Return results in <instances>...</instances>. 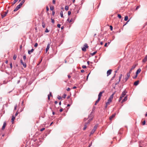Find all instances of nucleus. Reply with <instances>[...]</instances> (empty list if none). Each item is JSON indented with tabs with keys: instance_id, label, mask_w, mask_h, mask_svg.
Masks as SVG:
<instances>
[{
	"instance_id": "f03ea898",
	"label": "nucleus",
	"mask_w": 147,
	"mask_h": 147,
	"mask_svg": "<svg viewBox=\"0 0 147 147\" xmlns=\"http://www.w3.org/2000/svg\"><path fill=\"white\" fill-rule=\"evenodd\" d=\"M126 92L125 91H123L122 92V94H121L119 100V102H120L121 100L123 98V97L124 96L126 95Z\"/></svg>"
},
{
	"instance_id": "49530a36",
	"label": "nucleus",
	"mask_w": 147,
	"mask_h": 147,
	"mask_svg": "<svg viewBox=\"0 0 147 147\" xmlns=\"http://www.w3.org/2000/svg\"><path fill=\"white\" fill-rule=\"evenodd\" d=\"M71 14V12L70 11H69L68 12V15L69 16Z\"/></svg>"
},
{
	"instance_id": "79ce46f5",
	"label": "nucleus",
	"mask_w": 147,
	"mask_h": 147,
	"mask_svg": "<svg viewBox=\"0 0 147 147\" xmlns=\"http://www.w3.org/2000/svg\"><path fill=\"white\" fill-rule=\"evenodd\" d=\"M9 65H10V67L11 68V69L12 68V63L11 62L10 63Z\"/></svg>"
},
{
	"instance_id": "864d4df0",
	"label": "nucleus",
	"mask_w": 147,
	"mask_h": 147,
	"mask_svg": "<svg viewBox=\"0 0 147 147\" xmlns=\"http://www.w3.org/2000/svg\"><path fill=\"white\" fill-rule=\"evenodd\" d=\"M17 107V105H16L15 106L14 108V110H16V109Z\"/></svg>"
},
{
	"instance_id": "e433bc0d",
	"label": "nucleus",
	"mask_w": 147,
	"mask_h": 147,
	"mask_svg": "<svg viewBox=\"0 0 147 147\" xmlns=\"http://www.w3.org/2000/svg\"><path fill=\"white\" fill-rule=\"evenodd\" d=\"M115 75H116V74H114L113 76L112 77V78L111 79V80H112L114 79V78H115Z\"/></svg>"
},
{
	"instance_id": "680f3d73",
	"label": "nucleus",
	"mask_w": 147,
	"mask_h": 147,
	"mask_svg": "<svg viewBox=\"0 0 147 147\" xmlns=\"http://www.w3.org/2000/svg\"><path fill=\"white\" fill-rule=\"evenodd\" d=\"M140 7V6H137L136 8V10H137L138 9V8Z\"/></svg>"
},
{
	"instance_id": "3c124183",
	"label": "nucleus",
	"mask_w": 147,
	"mask_h": 147,
	"mask_svg": "<svg viewBox=\"0 0 147 147\" xmlns=\"http://www.w3.org/2000/svg\"><path fill=\"white\" fill-rule=\"evenodd\" d=\"M49 32V31L48 30L47 28H46V30H45V32Z\"/></svg>"
},
{
	"instance_id": "de8ad7c7",
	"label": "nucleus",
	"mask_w": 147,
	"mask_h": 147,
	"mask_svg": "<svg viewBox=\"0 0 147 147\" xmlns=\"http://www.w3.org/2000/svg\"><path fill=\"white\" fill-rule=\"evenodd\" d=\"M138 74H136V75L133 77L134 79L136 78Z\"/></svg>"
},
{
	"instance_id": "338daca9",
	"label": "nucleus",
	"mask_w": 147,
	"mask_h": 147,
	"mask_svg": "<svg viewBox=\"0 0 147 147\" xmlns=\"http://www.w3.org/2000/svg\"><path fill=\"white\" fill-rule=\"evenodd\" d=\"M63 111V109L62 108H61L59 110V111L60 112H62Z\"/></svg>"
},
{
	"instance_id": "9d476101",
	"label": "nucleus",
	"mask_w": 147,
	"mask_h": 147,
	"mask_svg": "<svg viewBox=\"0 0 147 147\" xmlns=\"http://www.w3.org/2000/svg\"><path fill=\"white\" fill-rule=\"evenodd\" d=\"M50 44L49 43L48 44L47 46V48L46 49V52H47L49 50V48H50Z\"/></svg>"
},
{
	"instance_id": "b1692460",
	"label": "nucleus",
	"mask_w": 147,
	"mask_h": 147,
	"mask_svg": "<svg viewBox=\"0 0 147 147\" xmlns=\"http://www.w3.org/2000/svg\"><path fill=\"white\" fill-rule=\"evenodd\" d=\"M97 127H98V125H95V126H94V128H93V129H94L95 131H96V129H97Z\"/></svg>"
},
{
	"instance_id": "2eb2a0df",
	"label": "nucleus",
	"mask_w": 147,
	"mask_h": 147,
	"mask_svg": "<svg viewBox=\"0 0 147 147\" xmlns=\"http://www.w3.org/2000/svg\"><path fill=\"white\" fill-rule=\"evenodd\" d=\"M92 119H93L92 118H91L88 121V122L87 123H86V124H89L90 123V121L92 120Z\"/></svg>"
},
{
	"instance_id": "4468645a",
	"label": "nucleus",
	"mask_w": 147,
	"mask_h": 147,
	"mask_svg": "<svg viewBox=\"0 0 147 147\" xmlns=\"http://www.w3.org/2000/svg\"><path fill=\"white\" fill-rule=\"evenodd\" d=\"M93 112L92 111L91 113H90V115H88V118H92L93 117Z\"/></svg>"
},
{
	"instance_id": "13d9d810",
	"label": "nucleus",
	"mask_w": 147,
	"mask_h": 147,
	"mask_svg": "<svg viewBox=\"0 0 147 147\" xmlns=\"http://www.w3.org/2000/svg\"><path fill=\"white\" fill-rule=\"evenodd\" d=\"M55 0H53V4H55Z\"/></svg>"
},
{
	"instance_id": "69168bd1",
	"label": "nucleus",
	"mask_w": 147,
	"mask_h": 147,
	"mask_svg": "<svg viewBox=\"0 0 147 147\" xmlns=\"http://www.w3.org/2000/svg\"><path fill=\"white\" fill-rule=\"evenodd\" d=\"M44 129H45V128H42L40 130V131H43Z\"/></svg>"
},
{
	"instance_id": "dca6fc26",
	"label": "nucleus",
	"mask_w": 147,
	"mask_h": 147,
	"mask_svg": "<svg viewBox=\"0 0 147 147\" xmlns=\"http://www.w3.org/2000/svg\"><path fill=\"white\" fill-rule=\"evenodd\" d=\"M139 81H137L135 82L134 83V85L135 86H137L139 84Z\"/></svg>"
},
{
	"instance_id": "052dcab7",
	"label": "nucleus",
	"mask_w": 147,
	"mask_h": 147,
	"mask_svg": "<svg viewBox=\"0 0 147 147\" xmlns=\"http://www.w3.org/2000/svg\"><path fill=\"white\" fill-rule=\"evenodd\" d=\"M82 67L83 68H86V66L85 65H83L82 66Z\"/></svg>"
},
{
	"instance_id": "5701e85b",
	"label": "nucleus",
	"mask_w": 147,
	"mask_h": 147,
	"mask_svg": "<svg viewBox=\"0 0 147 147\" xmlns=\"http://www.w3.org/2000/svg\"><path fill=\"white\" fill-rule=\"evenodd\" d=\"M87 125L88 124H87L86 123H85L84 126V128L83 129L84 130H85L87 128Z\"/></svg>"
},
{
	"instance_id": "1a4fd4ad",
	"label": "nucleus",
	"mask_w": 147,
	"mask_h": 147,
	"mask_svg": "<svg viewBox=\"0 0 147 147\" xmlns=\"http://www.w3.org/2000/svg\"><path fill=\"white\" fill-rule=\"evenodd\" d=\"M20 63H21V64L22 65H23L24 67V68H25L26 67V63H24L23 62V61H22V59H21L20 60Z\"/></svg>"
},
{
	"instance_id": "c9c22d12",
	"label": "nucleus",
	"mask_w": 147,
	"mask_h": 147,
	"mask_svg": "<svg viewBox=\"0 0 147 147\" xmlns=\"http://www.w3.org/2000/svg\"><path fill=\"white\" fill-rule=\"evenodd\" d=\"M95 108H96V107H95L94 106L93 107L92 109V112H93L94 111L95 109Z\"/></svg>"
},
{
	"instance_id": "39448f33",
	"label": "nucleus",
	"mask_w": 147,
	"mask_h": 147,
	"mask_svg": "<svg viewBox=\"0 0 147 147\" xmlns=\"http://www.w3.org/2000/svg\"><path fill=\"white\" fill-rule=\"evenodd\" d=\"M88 47L87 44L86 43L84 44V46L82 48V51H86V48H88Z\"/></svg>"
},
{
	"instance_id": "412c9836",
	"label": "nucleus",
	"mask_w": 147,
	"mask_h": 147,
	"mask_svg": "<svg viewBox=\"0 0 147 147\" xmlns=\"http://www.w3.org/2000/svg\"><path fill=\"white\" fill-rule=\"evenodd\" d=\"M42 26L43 28H45V24L43 22L42 23Z\"/></svg>"
},
{
	"instance_id": "bb28decb",
	"label": "nucleus",
	"mask_w": 147,
	"mask_h": 147,
	"mask_svg": "<svg viewBox=\"0 0 147 147\" xmlns=\"http://www.w3.org/2000/svg\"><path fill=\"white\" fill-rule=\"evenodd\" d=\"M95 131L94 129H93L90 132V135H92L95 132Z\"/></svg>"
},
{
	"instance_id": "393cba45",
	"label": "nucleus",
	"mask_w": 147,
	"mask_h": 147,
	"mask_svg": "<svg viewBox=\"0 0 147 147\" xmlns=\"http://www.w3.org/2000/svg\"><path fill=\"white\" fill-rule=\"evenodd\" d=\"M15 119V117H14L13 116L12 117V119H11V121L12 122H13V121H14V119Z\"/></svg>"
},
{
	"instance_id": "a211bd4d",
	"label": "nucleus",
	"mask_w": 147,
	"mask_h": 147,
	"mask_svg": "<svg viewBox=\"0 0 147 147\" xmlns=\"http://www.w3.org/2000/svg\"><path fill=\"white\" fill-rule=\"evenodd\" d=\"M127 97L126 96L122 100V101H121V102L122 103L123 102L127 100Z\"/></svg>"
},
{
	"instance_id": "f3484780",
	"label": "nucleus",
	"mask_w": 147,
	"mask_h": 147,
	"mask_svg": "<svg viewBox=\"0 0 147 147\" xmlns=\"http://www.w3.org/2000/svg\"><path fill=\"white\" fill-rule=\"evenodd\" d=\"M141 71V69L140 68H139L137 70L135 74H139L140 72Z\"/></svg>"
},
{
	"instance_id": "ea45409f",
	"label": "nucleus",
	"mask_w": 147,
	"mask_h": 147,
	"mask_svg": "<svg viewBox=\"0 0 147 147\" xmlns=\"http://www.w3.org/2000/svg\"><path fill=\"white\" fill-rule=\"evenodd\" d=\"M69 104L71 105L72 103V100L71 99H69Z\"/></svg>"
},
{
	"instance_id": "0e129e2a",
	"label": "nucleus",
	"mask_w": 147,
	"mask_h": 147,
	"mask_svg": "<svg viewBox=\"0 0 147 147\" xmlns=\"http://www.w3.org/2000/svg\"><path fill=\"white\" fill-rule=\"evenodd\" d=\"M70 88H68L67 89V91H70Z\"/></svg>"
},
{
	"instance_id": "f704fd0d",
	"label": "nucleus",
	"mask_w": 147,
	"mask_h": 147,
	"mask_svg": "<svg viewBox=\"0 0 147 147\" xmlns=\"http://www.w3.org/2000/svg\"><path fill=\"white\" fill-rule=\"evenodd\" d=\"M18 1V0H14L13 2L12 3V4L14 5L15 4L17 1Z\"/></svg>"
},
{
	"instance_id": "4d7b16f0",
	"label": "nucleus",
	"mask_w": 147,
	"mask_h": 147,
	"mask_svg": "<svg viewBox=\"0 0 147 147\" xmlns=\"http://www.w3.org/2000/svg\"><path fill=\"white\" fill-rule=\"evenodd\" d=\"M110 30H113V27L111 26H110Z\"/></svg>"
},
{
	"instance_id": "cd10ccee",
	"label": "nucleus",
	"mask_w": 147,
	"mask_h": 147,
	"mask_svg": "<svg viewBox=\"0 0 147 147\" xmlns=\"http://www.w3.org/2000/svg\"><path fill=\"white\" fill-rule=\"evenodd\" d=\"M54 7L53 6H50V10H52V11H53V9H54Z\"/></svg>"
},
{
	"instance_id": "a19ab883",
	"label": "nucleus",
	"mask_w": 147,
	"mask_h": 147,
	"mask_svg": "<svg viewBox=\"0 0 147 147\" xmlns=\"http://www.w3.org/2000/svg\"><path fill=\"white\" fill-rule=\"evenodd\" d=\"M51 22L53 23H54L55 22L54 20L52 18H51Z\"/></svg>"
},
{
	"instance_id": "09e8293b",
	"label": "nucleus",
	"mask_w": 147,
	"mask_h": 147,
	"mask_svg": "<svg viewBox=\"0 0 147 147\" xmlns=\"http://www.w3.org/2000/svg\"><path fill=\"white\" fill-rule=\"evenodd\" d=\"M49 10V8L48 6L46 7V11H48Z\"/></svg>"
},
{
	"instance_id": "e2e57ef3",
	"label": "nucleus",
	"mask_w": 147,
	"mask_h": 147,
	"mask_svg": "<svg viewBox=\"0 0 147 147\" xmlns=\"http://www.w3.org/2000/svg\"><path fill=\"white\" fill-rule=\"evenodd\" d=\"M110 102H109V101H108V102L106 103V104L108 105L109 104Z\"/></svg>"
},
{
	"instance_id": "58836bf2",
	"label": "nucleus",
	"mask_w": 147,
	"mask_h": 147,
	"mask_svg": "<svg viewBox=\"0 0 147 147\" xmlns=\"http://www.w3.org/2000/svg\"><path fill=\"white\" fill-rule=\"evenodd\" d=\"M118 17L120 19L121 18V15L119 14H118Z\"/></svg>"
},
{
	"instance_id": "423d86ee",
	"label": "nucleus",
	"mask_w": 147,
	"mask_h": 147,
	"mask_svg": "<svg viewBox=\"0 0 147 147\" xmlns=\"http://www.w3.org/2000/svg\"><path fill=\"white\" fill-rule=\"evenodd\" d=\"M8 10H7L6 12H3V13H2L1 15L2 18H3L4 17H5L6 16L7 14L8 13Z\"/></svg>"
},
{
	"instance_id": "c03bdc74",
	"label": "nucleus",
	"mask_w": 147,
	"mask_h": 147,
	"mask_svg": "<svg viewBox=\"0 0 147 147\" xmlns=\"http://www.w3.org/2000/svg\"><path fill=\"white\" fill-rule=\"evenodd\" d=\"M146 123V121L145 120L143 121L142 123V125H144Z\"/></svg>"
},
{
	"instance_id": "72a5a7b5",
	"label": "nucleus",
	"mask_w": 147,
	"mask_h": 147,
	"mask_svg": "<svg viewBox=\"0 0 147 147\" xmlns=\"http://www.w3.org/2000/svg\"><path fill=\"white\" fill-rule=\"evenodd\" d=\"M84 0H82L81 1V2H80V5H82L83 4V3H84Z\"/></svg>"
},
{
	"instance_id": "6e6d98bb",
	"label": "nucleus",
	"mask_w": 147,
	"mask_h": 147,
	"mask_svg": "<svg viewBox=\"0 0 147 147\" xmlns=\"http://www.w3.org/2000/svg\"><path fill=\"white\" fill-rule=\"evenodd\" d=\"M55 14V11H52V15L54 16V15Z\"/></svg>"
},
{
	"instance_id": "5fc2aeb1",
	"label": "nucleus",
	"mask_w": 147,
	"mask_h": 147,
	"mask_svg": "<svg viewBox=\"0 0 147 147\" xmlns=\"http://www.w3.org/2000/svg\"><path fill=\"white\" fill-rule=\"evenodd\" d=\"M60 26H61V25L60 24H58L57 25V26L59 28H60Z\"/></svg>"
},
{
	"instance_id": "4be33fe9",
	"label": "nucleus",
	"mask_w": 147,
	"mask_h": 147,
	"mask_svg": "<svg viewBox=\"0 0 147 147\" xmlns=\"http://www.w3.org/2000/svg\"><path fill=\"white\" fill-rule=\"evenodd\" d=\"M112 70L111 69L109 70L107 72V74H111Z\"/></svg>"
},
{
	"instance_id": "a18cd8bd",
	"label": "nucleus",
	"mask_w": 147,
	"mask_h": 147,
	"mask_svg": "<svg viewBox=\"0 0 147 147\" xmlns=\"http://www.w3.org/2000/svg\"><path fill=\"white\" fill-rule=\"evenodd\" d=\"M23 59L24 60H25L26 59V55H24V56H23Z\"/></svg>"
},
{
	"instance_id": "f257e3e1",
	"label": "nucleus",
	"mask_w": 147,
	"mask_h": 147,
	"mask_svg": "<svg viewBox=\"0 0 147 147\" xmlns=\"http://www.w3.org/2000/svg\"><path fill=\"white\" fill-rule=\"evenodd\" d=\"M25 0H23L20 3V4L18 5L14 9L13 11H16L18 10L21 7L22 5L25 2Z\"/></svg>"
},
{
	"instance_id": "473e14b6",
	"label": "nucleus",
	"mask_w": 147,
	"mask_h": 147,
	"mask_svg": "<svg viewBox=\"0 0 147 147\" xmlns=\"http://www.w3.org/2000/svg\"><path fill=\"white\" fill-rule=\"evenodd\" d=\"M17 58V55H14L13 56V59L16 60Z\"/></svg>"
},
{
	"instance_id": "7c9ffc66",
	"label": "nucleus",
	"mask_w": 147,
	"mask_h": 147,
	"mask_svg": "<svg viewBox=\"0 0 147 147\" xmlns=\"http://www.w3.org/2000/svg\"><path fill=\"white\" fill-rule=\"evenodd\" d=\"M60 15H61V18H63V11H61V12H60Z\"/></svg>"
},
{
	"instance_id": "ddd939ff",
	"label": "nucleus",
	"mask_w": 147,
	"mask_h": 147,
	"mask_svg": "<svg viewBox=\"0 0 147 147\" xmlns=\"http://www.w3.org/2000/svg\"><path fill=\"white\" fill-rule=\"evenodd\" d=\"M115 116V113L113 114V115H112L111 116L109 117V119L110 120H111Z\"/></svg>"
},
{
	"instance_id": "603ef678",
	"label": "nucleus",
	"mask_w": 147,
	"mask_h": 147,
	"mask_svg": "<svg viewBox=\"0 0 147 147\" xmlns=\"http://www.w3.org/2000/svg\"><path fill=\"white\" fill-rule=\"evenodd\" d=\"M38 45V44H37V43H36L35 45H34V46L35 47H37Z\"/></svg>"
},
{
	"instance_id": "0eeeda50",
	"label": "nucleus",
	"mask_w": 147,
	"mask_h": 147,
	"mask_svg": "<svg viewBox=\"0 0 147 147\" xmlns=\"http://www.w3.org/2000/svg\"><path fill=\"white\" fill-rule=\"evenodd\" d=\"M127 75L126 77L123 80V81L124 82H125L127 81L129 79L130 75V74H127Z\"/></svg>"
},
{
	"instance_id": "f8f14e48",
	"label": "nucleus",
	"mask_w": 147,
	"mask_h": 147,
	"mask_svg": "<svg viewBox=\"0 0 147 147\" xmlns=\"http://www.w3.org/2000/svg\"><path fill=\"white\" fill-rule=\"evenodd\" d=\"M34 51V49H31V50H29L28 51V53L29 55H30L31 53L33 52Z\"/></svg>"
},
{
	"instance_id": "6ab92c4d",
	"label": "nucleus",
	"mask_w": 147,
	"mask_h": 147,
	"mask_svg": "<svg viewBox=\"0 0 147 147\" xmlns=\"http://www.w3.org/2000/svg\"><path fill=\"white\" fill-rule=\"evenodd\" d=\"M147 60V57H146L144 58V59H143L142 61L144 62H146Z\"/></svg>"
},
{
	"instance_id": "aec40b11",
	"label": "nucleus",
	"mask_w": 147,
	"mask_h": 147,
	"mask_svg": "<svg viewBox=\"0 0 147 147\" xmlns=\"http://www.w3.org/2000/svg\"><path fill=\"white\" fill-rule=\"evenodd\" d=\"M100 100V99L98 98V99L96 101V102L94 104V105H97V103Z\"/></svg>"
},
{
	"instance_id": "20e7f679",
	"label": "nucleus",
	"mask_w": 147,
	"mask_h": 147,
	"mask_svg": "<svg viewBox=\"0 0 147 147\" xmlns=\"http://www.w3.org/2000/svg\"><path fill=\"white\" fill-rule=\"evenodd\" d=\"M115 94V92H113L112 94H111L109 98L108 101L109 102H111L113 97V96Z\"/></svg>"
},
{
	"instance_id": "6e6552de",
	"label": "nucleus",
	"mask_w": 147,
	"mask_h": 147,
	"mask_svg": "<svg viewBox=\"0 0 147 147\" xmlns=\"http://www.w3.org/2000/svg\"><path fill=\"white\" fill-rule=\"evenodd\" d=\"M104 92V91H103L102 92H100L99 93L98 95V98L100 99L102 95V94Z\"/></svg>"
},
{
	"instance_id": "bf43d9fd",
	"label": "nucleus",
	"mask_w": 147,
	"mask_h": 147,
	"mask_svg": "<svg viewBox=\"0 0 147 147\" xmlns=\"http://www.w3.org/2000/svg\"><path fill=\"white\" fill-rule=\"evenodd\" d=\"M18 111H17L16 113L15 114V116H16L18 114Z\"/></svg>"
},
{
	"instance_id": "2f4dec72",
	"label": "nucleus",
	"mask_w": 147,
	"mask_h": 147,
	"mask_svg": "<svg viewBox=\"0 0 147 147\" xmlns=\"http://www.w3.org/2000/svg\"><path fill=\"white\" fill-rule=\"evenodd\" d=\"M128 17L127 16H126L125 17L124 20L125 21H126L128 20Z\"/></svg>"
},
{
	"instance_id": "774afa93",
	"label": "nucleus",
	"mask_w": 147,
	"mask_h": 147,
	"mask_svg": "<svg viewBox=\"0 0 147 147\" xmlns=\"http://www.w3.org/2000/svg\"><path fill=\"white\" fill-rule=\"evenodd\" d=\"M48 99L49 100L50 99V96H49V95H48Z\"/></svg>"
},
{
	"instance_id": "4c0bfd02",
	"label": "nucleus",
	"mask_w": 147,
	"mask_h": 147,
	"mask_svg": "<svg viewBox=\"0 0 147 147\" xmlns=\"http://www.w3.org/2000/svg\"><path fill=\"white\" fill-rule=\"evenodd\" d=\"M115 75H116V74H114L113 76L112 77V78L111 79V80H112L114 79V78H115Z\"/></svg>"
},
{
	"instance_id": "a878e982",
	"label": "nucleus",
	"mask_w": 147,
	"mask_h": 147,
	"mask_svg": "<svg viewBox=\"0 0 147 147\" xmlns=\"http://www.w3.org/2000/svg\"><path fill=\"white\" fill-rule=\"evenodd\" d=\"M122 74H121L120 76L119 77V81L118 82V83L120 82L121 78L122 77Z\"/></svg>"
},
{
	"instance_id": "8fccbe9b",
	"label": "nucleus",
	"mask_w": 147,
	"mask_h": 147,
	"mask_svg": "<svg viewBox=\"0 0 147 147\" xmlns=\"http://www.w3.org/2000/svg\"><path fill=\"white\" fill-rule=\"evenodd\" d=\"M66 96V94H64L63 96V97L64 98H65Z\"/></svg>"
},
{
	"instance_id": "c756f323",
	"label": "nucleus",
	"mask_w": 147,
	"mask_h": 147,
	"mask_svg": "<svg viewBox=\"0 0 147 147\" xmlns=\"http://www.w3.org/2000/svg\"><path fill=\"white\" fill-rule=\"evenodd\" d=\"M65 9L66 11H67L69 9V7L67 6H66L65 7Z\"/></svg>"
},
{
	"instance_id": "7ed1b4c3",
	"label": "nucleus",
	"mask_w": 147,
	"mask_h": 147,
	"mask_svg": "<svg viewBox=\"0 0 147 147\" xmlns=\"http://www.w3.org/2000/svg\"><path fill=\"white\" fill-rule=\"evenodd\" d=\"M137 65V64L133 65L132 67L131 68L129 72V74H131L132 73H134V72H132V71L135 68Z\"/></svg>"
},
{
	"instance_id": "37998d69",
	"label": "nucleus",
	"mask_w": 147,
	"mask_h": 147,
	"mask_svg": "<svg viewBox=\"0 0 147 147\" xmlns=\"http://www.w3.org/2000/svg\"><path fill=\"white\" fill-rule=\"evenodd\" d=\"M57 98L59 100H60V99H61L62 98V97L61 96H58Z\"/></svg>"
},
{
	"instance_id": "c85d7f7f",
	"label": "nucleus",
	"mask_w": 147,
	"mask_h": 147,
	"mask_svg": "<svg viewBox=\"0 0 147 147\" xmlns=\"http://www.w3.org/2000/svg\"><path fill=\"white\" fill-rule=\"evenodd\" d=\"M96 53H97V51H96L94 52H93L92 53H91L90 54L92 56H93Z\"/></svg>"
},
{
	"instance_id": "9b49d317",
	"label": "nucleus",
	"mask_w": 147,
	"mask_h": 147,
	"mask_svg": "<svg viewBox=\"0 0 147 147\" xmlns=\"http://www.w3.org/2000/svg\"><path fill=\"white\" fill-rule=\"evenodd\" d=\"M6 125V122L4 121L3 123V126L2 128V129L3 130L5 129Z\"/></svg>"
}]
</instances>
